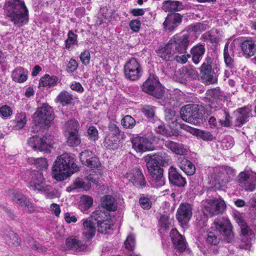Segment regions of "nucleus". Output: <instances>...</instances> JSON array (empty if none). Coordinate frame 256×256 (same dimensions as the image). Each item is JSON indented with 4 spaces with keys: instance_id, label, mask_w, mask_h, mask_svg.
<instances>
[{
    "instance_id": "37998d69",
    "label": "nucleus",
    "mask_w": 256,
    "mask_h": 256,
    "mask_svg": "<svg viewBox=\"0 0 256 256\" xmlns=\"http://www.w3.org/2000/svg\"><path fill=\"white\" fill-rule=\"evenodd\" d=\"M56 102H59L62 106H66L72 103V96L66 90L61 92L57 96Z\"/></svg>"
},
{
    "instance_id": "2f4dec72",
    "label": "nucleus",
    "mask_w": 256,
    "mask_h": 256,
    "mask_svg": "<svg viewBox=\"0 0 256 256\" xmlns=\"http://www.w3.org/2000/svg\"><path fill=\"white\" fill-rule=\"evenodd\" d=\"M240 46L244 55L246 58H250L256 52V44L254 40L250 38L244 40Z\"/></svg>"
},
{
    "instance_id": "39448f33",
    "label": "nucleus",
    "mask_w": 256,
    "mask_h": 256,
    "mask_svg": "<svg viewBox=\"0 0 256 256\" xmlns=\"http://www.w3.org/2000/svg\"><path fill=\"white\" fill-rule=\"evenodd\" d=\"M54 112L52 108L48 104H44L34 114V126L32 130L38 132L40 128L48 126L54 119Z\"/></svg>"
},
{
    "instance_id": "4be33fe9",
    "label": "nucleus",
    "mask_w": 256,
    "mask_h": 256,
    "mask_svg": "<svg viewBox=\"0 0 256 256\" xmlns=\"http://www.w3.org/2000/svg\"><path fill=\"white\" fill-rule=\"evenodd\" d=\"M168 180L172 186L181 188L186 184V178L180 173L178 170L174 166L169 168Z\"/></svg>"
},
{
    "instance_id": "a19ab883",
    "label": "nucleus",
    "mask_w": 256,
    "mask_h": 256,
    "mask_svg": "<svg viewBox=\"0 0 256 256\" xmlns=\"http://www.w3.org/2000/svg\"><path fill=\"white\" fill-rule=\"evenodd\" d=\"M27 162L29 164H34L40 170L39 171L46 170L48 168V162L44 158H34L31 157L28 158Z\"/></svg>"
},
{
    "instance_id": "0e129e2a",
    "label": "nucleus",
    "mask_w": 256,
    "mask_h": 256,
    "mask_svg": "<svg viewBox=\"0 0 256 256\" xmlns=\"http://www.w3.org/2000/svg\"><path fill=\"white\" fill-rule=\"evenodd\" d=\"M0 114L2 117L8 118L12 114V110L9 106H2L0 108Z\"/></svg>"
},
{
    "instance_id": "680f3d73",
    "label": "nucleus",
    "mask_w": 256,
    "mask_h": 256,
    "mask_svg": "<svg viewBox=\"0 0 256 256\" xmlns=\"http://www.w3.org/2000/svg\"><path fill=\"white\" fill-rule=\"evenodd\" d=\"M124 244L126 249L132 250L135 246V238L134 236L132 234L128 235L124 242Z\"/></svg>"
},
{
    "instance_id": "774afa93",
    "label": "nucleus",
    "mask_w": 256,
    "mask_h": 256,
    "mask_svg": "<svg viewBox=\"0 0 256 256\" xmlns=\"http://www.w3.org/2000/svg\"><path fill=\"white\" fill-rule=\"evenodd\" d=\"M141 22L139 20H132L129 24L130 29L134 32H138L140 29Z\"/></svg>"
},
{
    "instance_id": "c03bdc74",
    "label": "nucleus",
    "mask_w": 256,
    "mask_h": 256,
    "mask_svg": "<svg viewBox=\"0 0 256 256\" xmlns=\"http://www.w3.org/2000/svg\"><path fill=\"white\" fill-rule=\"evenodd\" d=\"M25 244L28 248L40 252H44L47 250L46 248L38 243L31 237L28 238L25 242Z\"/></svg>"
},
{
    "instance_id": "f8f14e48",
    "label": "nucleus",
    "mask_w": 256,
    "mask_h": 256,
    "mask_svg": "<svg viewBox=\"0 0 256 256\" xmlns=\"http://www.w3.org/2000/svg\"><path fill=\"white\" fill-rule=\"evenodd\" d=\"M146 162L150 180L153 186L158 188L164 185L163 169L158 165L153 164V163L150 161Z\"/></svg>"
},
{
    "instance_id": "f03ea898",
    "label": "nucleus",
    "mask_w": 256,
    "mask_h": 256,
    "mask_svg": "<svg viewBox=\"0 0 256 256\" xmlns=\"http://www.w3.org/2000/svg\"><path fill=\"white\" fill-rule=\"evenodd\" d=\"M79 170L74 156L70 154L64 153L58 156L54 162L52 176L57 181L60 182Z\"/></svg>"
},
{
    "instance_id": "69168bd1",
    "label": "nucleus",
    "mask_w": 256,
    "mask_h": 256,
    "mask_svg": "<svg viewBox=\"0 0 256 256\" xmlns=\"http://www.w3.org/2000/svg\"><path fill=\"white\" fill-rule=\"evenodd\" d=\"M80 60L84 65L86 66L90 63V54L88 50H86L80 55Z\"/></svg>"
},
{
    "instance_id": "f704fd0d",
    "label": "nucleus",
    "mask_w": 256,
    "mask_h": 256,
    "mask_svg": "<svg viewBox=\"0 0 256 256\" xmlns=\"http://www.w3.org/2000/svg\"><path fill=\"white\" fill-rule=\"evenodd\" d=\"M102 216V220L100 222L96 221L98 230L102 234H109L112 230V226H113V224L110 223V220L108 219L105 212H104V215Z\"/></svg>"
},
{
    "instance_id": "e433bc0d",
    "label": "nucleus",
    "mask_w": 256,
    "mask_h": 256,
    "mask_svg": "<svg viewBox=\"0 0 256 256\" xmlns=\"http://www.w3.org/2000/svg\"><path fill=\"white\" fill-rule=\"evenodd\" d=\"M28 71L22 67H18L12 72V78L14 81L18 83L26 82L28 79Z\"/></svg>"
},
{
    "instance_id": "5701e85b",
    "label": "nucleus",
    "mask_w": 256,
    "mask_h": 256,
    "mask_svg": "<svg viewBox=\"0 0 256 256\" xmlns=\"http://www.w3.org/2000/svg\"><path fill=\"white\" fill-rule=\"evenodd\" d=\"M132 148L136 152H142L150 150L152 148V142L147 138L142 136H133L130 138Z\"/></svg>"
},
{
    "instance_id": "ddd939ff",
    "label": "nucleus",
    "mask_w": 256,
    "mask_h": 256,
    "mask_svg": "<svg viewBox=\"0 0 256 256\" xmlns=\"http://www.w3.org/2000/svg\"><path fill=\"white\" fill-rule=\"evenodd\" d=\"M226 208V204L222 199H210L204 204L203 212L204 215L212 216L222 213Z\"/></svg>"
},
{
    "instance_id": "5fc2aeb1",
    "label": "nucleus",
    "mask_w": 256,
    "mask_h": 256,
    "mask_svg": "<svg viewBox=\"0 0 256 256\" xmlns=\"http://www.w3.org/2000/svg\"><path fill=\"white\" fill-rule=\"evenodd\" d=\"M75 186L72 188V189L75 188H84L85 190H88L91 187L90 182L88 180L86 177L84 179H78L74 183Z\"/></svg>"
},
{
    "instance_id": "f3484780",
    "label": "nucleus",
    "mask_w": 256,
    "mask_h": 256,
    "mask_svg": "<svg viewBox=\"0 0 256 256\" xmlns=\"http://www.w3.org/2000/svg\"><path fill=\"white\" fill-rule=\"evenodd\" d=\"M192 214V206L188 203H182L177 210L176 218L181 225H186Z\"/></svg>"
},
{
    "instance_id": "412c9836",
    "label": "nucleus",
    "mask_w": 256,
    "mask_h": 256,
    "mask_svg": "<svg viewBox=\"0 0 256 256\" xmlns=\"http://www.w3.org/2000/svg\"><path fill=\"white\" fill-rule=\"evenodd\" d=\"M182 17L179 13L168 14L163 22L164 30L168 32L174 31L181 24Z\"/></svg>"
},
{
    "instance_id": "603ef678",
    "label": "nucleus",
    "mask_w": 256,
    "mask_h": 256,
    "mask_svg": "<svg viewBox=\"0 0 256 256\" xmlns=\"http://www.w3.org/2000/svg\"><path fill=\"white\" fill-rule=\"evenodd\" d=\"M121 124L125 128L132 129L136 125V120L131 116L126 115L122 118Z\"/></svg>"
},
{
    "instance_id": "bb28decb",
    "label": "nucleus",
    "mask_w": 256,
    "mask_h": 256,
    "mask_svg": "<svg viewBox=\"0 0 256 256\" xmlns=\"http://www.w3.org/2000/svg\"><path fill=\"white\" fill-rule=\"evenodd\" d=\"M212 184L216 189H220L230 182V176H226L221 171L214 172L211 176Z\"/></svg>"
},
{
    "instance_id": "a18cd8bd",
    "label": "nucleus",
    "mask_w": 256,
    "mask_h": 256,
    "mask_svg": "<svg viewBox=\"0 0 256 256\" xmlns=\"http://www.w3.org/2000/svg\"><path fill=\"white\" fill-rule=\"evenodd\" d=\"M206 98L209 100V102H212V103L214 101L217 102L218 100H220L222 96V92H220V88H218L210 89L206 91Z\"/></svg>"
},
{
    "instance_id": "423d86ee",
    "label": "nucleus",
    "mask_w": 256,
    "mask_h": 256,
    "mask_svg": "<svg viewBox=\"0 0 256 256\" xmlns=\"http://www.w3.org/2000/svg\"><path fill=\"white\" fill-rule=\"evenodd\" d=\"M180 114L182 120L191 124L200 126L203 122V115L197 104H189L182 106Z\"/></svg>"
},
{
    "instance_id": "20e7f679",
    "label": "nucleus",
    "mask_w": 256,
    "mask_h": 256,
    "mask_svg": "<svg viewBox=\"0 0 256 256\" xmlns=\"http://www.w3.org/2000/svg\"><path fill=\"white\" fill-rule=\"evenodd\" d=\"M200 70L201 78L204 82L208 84L217 82L220 64L216 60L207 55L200 68Z\"/></svg>"
},
{
    "instance_id": "4468645a",
    "label": "nucleus",
    "mask_w": 256,
    "mask_h": 256,
    "mask_svg": "<svg viewBox=\"0 0 256 256\" xmlns=\"http://www.w3.org/2000/svg\"><path fill=\"white\" fill-rule=\"evenodd\" d=\"M238 182L240 186L246 191L252 192L256 186V174L251 172H240L238 176Z\"/></svg>"
},
{
    "instance_id": "72a5a7b5",
    "label": "nucleus",
    "mask_w": 256,
    "mask_h": 256,
    "mask_svg": "<svg viewBox=\"0 0 256 256\" xmlns=\"http://www.w3.org/2000/svg\"><path fill=\"white\" fill-rule=\"evenodd\" d=\"M28 118L26 114L24 112L17 113L14 119L11 121L12 123V129L19 130L22 129L26 126Z\"/></svg>"
},
{
    "instance_id": "aec40b11",
    "label": "nucleus",
    "mask_w": 256,
    "mask_h": 256,
    "mask_svg": "<svg viewBox=\"0 0 256 256\" xmlns=\"http://www.w3.org/2000/svg\"><path fill=\"white\" fill-rule=\"evenodd\" d=\"M80 159L82 163L92 168H98L101 166L98 158L90 150H84L80 154Z\"/></svg>"
},
{
    "instance_id": "0eeeda50",
    "label": "nucleus",
    "mask_w": 256,
    "mask_h": 256,
    "mask_svg": "<svg viewBox=\"0 0 256 256\" xmlns=\"http://www.w3.org/2000/svg\"><path fill=\"white\" fill-rule=\"evenodd\" d=\"M28 181V187L32 190L42 192L46 185L45 178L41 171L26 170L22 176Z\"/></svg>"
},
{
    "instance_id": "393cba45",
    "label": "nucleus",
    "mask_w": 256,
    "mask_h": 256,
    "mask_svg": "<svg viewBox=\"0 0 256 256\" xmlns=\"http://www.w3.org/2000/svg\"><path fill=\"white\" fill-rule=\"evenodd\" d=\"M170 158L166 153L158 152L154 155L148 154L144 157L146 162L150 161L153 164L158 165L159 166H168L170 162Z\"/></svg>"
},
{
    "instance_id": "c85d7f7f",
    "label": "nucleus",
    "mask_w": 256,
    "mask_h": 256,
    "mask_svg": "<svg viewBox=\"0 0 256 256\" xmlns=\"http://www.w3.org/2000/svg\"><path fill=\"white\" fill-rule=\"evenodd\" d=\"M183 3L180 1L167 0L162 4V9L166 12H175L184 8Z\"/></svg>"
},
{
    "instance_id": "79ce46f5",
    "label": "nucleus",
    "mask_w": 256,
    "mask_h": 256,
    "mask_svg": "<svg viewBox=\"0 0 256 256\" xmlns=\"http://www.w3.org/2000/svg\"><path fill=\"white\" fill-rule=\"evenodd\" d=\"M58 78L56 76H52L46 74L42 77L40 80L39 85L44 87L48 86L49 88L56 85Z\"/></svg>"
},
{
    "instance_id": "c756f323",
    "label": "nucleus",
    "mask_w": 256,
    "mask_h": 256,
    "mask_svg": "<svg viewBox=\"0 0 256 256\" xmlns=\"http://www.w3.org/2000/svg\"><path fill=\"white\" fill-rule=\"evenodd\" d=\"M178 164L188 176L193 175L196 172L194 165L184 157H180L178 160Z\"/></svg>"
},
{
    "instance_id": "9d476101",
    "label": "nucleus",
    "mask_w": 256,
    "mask_h": 256,
    "mask_svg": "<svg viewBox=\"0 0 256 256\" xmlns=\"http://www.w3.org/2000/svg\"><path fill=\"white\" fill-rule=\"evenodd\" d=\"M102 215H104V212L100 210H96L87 219L82 220L84 228L83 235L86 239L90 240L95 236L96 221L102 220Z\"/></svg>"
},
{
    "instance_id": "dca6fc26",
    "label": "nucleus",
    "mask_w": 256,
    "mask_h": 256,
    "mask_svg": "<svg viewBox=\"0 0 256 256\" xmlns=\"http://www.w3.org/2000/svg\"><path fill=\"white\" fill-rule=\"evenodd\" d=\"M234 218L240 228V239L244 242L250 243L254 238V233L248 226L241 215H236Z\"/></svg>"
},
{
    "instance_id": "6ab92c4d",
    "label": "nucleus",
    "mask_w": 256,
    "mask_h": 256,
    "mask_svg": "<svg viewBox=\"0 0 256 256\" xmlns=\"http://www.w3.org/2000/svg\"><path fill=\"white\" fill-rule=\"evenodd\" d=\"M49 141L46 136L40 138L34 136L30 138L28 140L29 146L35 150L44 152L46 153L50 152V146Z\"/></svg>"
},
{
    "instance_id": "338daca9",
    "label": "nucleus",
    "mask_w": 256,
    "mask_h": 256,
    "mask_svg": "<svg viewBox=\"0 0 256 256\" xmlns=\"http://www.w3.org/2000/svg\"><path fill=\"white\" fill-rule=\"evenodd\" d=\"M78 67V64L76 60L71 58L66 66V71L68 73H72Z\"/></svg>"
},
{
    "instance_id": "49530a36",
    "label": "nucleus",
    "mask_w": 256,
    "mask_h": 256,
    "mask_svg": "<svg viewBox=\"0 0 256 256\" xmlns=\"http://www.w3.org/2000/svg\"><path fill=\"white\" fill-rule=\"evenodd\" d=\"M6 242L10 246H18L20 244V240L18 235L13 231H10L4 236Z\"/></svg>"
},
{
    "instance_id": "e2e57ef3",
    "label": "nucleus",
    "mask_w": 256,
    "mask_h": 256,
    "mask_svg": "<svg viewBox=\"0 0 256 256\" xmlns=\"http://www.w3.org/2000/svg\"><path fill=\"white\" fill-rule=\"evenodd\" d=\"M159 224L162 229L166 230L169 228L170 224L169 217L164 215L162 216L159 220Z\"/></svg>"
},
{
    "instance_id": "09e8293b",
    "label": "nucleus",
    "mask_w": 256,
    "mask_h": 256,
    "mask_svg": "<svg viewBox=\"0 0 256 256\" xmlns=\"http://www.w3.org/2000/svg\"><path fill=\"white\" fill-rule=\"evenodd\" d=\"M178 116L176 114V112L174 110H169L166 112V120L170 124H172L173 125L172 126L173 128L176 127L178 124H179L180 126L181 124L178 122Z\"/></svg>"
},
{
    "instance_id": "13d9d810",
    "label": "nucleus",
    "mask_w": 256,
    "mask_h": 256,
    "mask_svg": "<svg viewBox=\"0 0 256 256\" xmlns=\"http://www.w3.org/2000/svg\"><path fill=\"white\" fill-rule=\"evenodd\" d=\"M155 108L150 105L144 106L142 108V112L148 118H152L154 116Z\"/></svg>"
},
{
    "instance_id": "4c0bfd02",
    "label": "nucleus",
    "mask_w": 256,
    "mask_h": 256,
    "mask_svg": "<svg viewBox=\"0 0 256 256\" xmlns=\"http://www.w3.org/2000/svg\"><path fill=\"white\" fill-rule=\"evenodd\" d=\"M120 136L106 134L103 144L106 148L114 150L120 146Z\"/></svg>"
},
{
    "instance_id": "6e6552de",
    "label": "nucleus",
    "mask_w": 256,
    "mask_h": 256,
    "mask_svg": "<svg viewBox=\"0 0 256 256\" xmlns=\"http://www.w3.org/2000/svg\"><path fill=\"white\" fill-rule=\"evenodd\" d=\"M144 92L160 99L164 94V88L160 83L158 78L154 75L150 74L142 86Z\"/></svg>"
},
{
    "instance_id": "a211bd4d",
    "label": "nucleus",
    "mask_w": 256,
    "mask_h": 256,
    "mask_svg": "<svg viewBox=\"0 0 256 256\" xmlns=\"http://www.w3.org/2000/svg\"><path fill=\"white\" fill-rule=\"evenodd\" d=\"M252 109L251 107L244 106L236 109L234 112V116L235 118V126L241 127L249 121V119L252 116Z\"/></svg>"
},
{
    "instance_id": "8fccbe9b",
    "label": "nucleus",
    "mask_w": 256,
    "mask_h": 256,
    "mask_svg": "<svg viewBox=\"0 0 256 256\" xmlns=\"http://www.w3.org/2000/svg\"><path fill=\"white\" fill-rule=\"evenodd\" d=\"M92 204L93 199L92 197L84 196L81 198L79 206L82 211L85 212L92 206Z\"/></svg>"
},
{
    "instance_id": "9b49d317",
    "label": "nucleus",
    "mask_w": 256,
    "mask_h": 256,
    "mask_svg": "<svg viewBox=\"0 0 256 256\" xmlns=\"http://www.w3.org/2000/svg\"><path fill=\"white\" fill-rule=\"evenodd\" d=\"M190 34H177L168 42L176 54H184L190 44Z\"/></svg>"
},
{
    "instance_id": "58836bf2",
    "label": "nucleus",
    "mask_w": 256,
    "mask_h": 256,
    "mask_svg": "<svg viewBox=\"0 0 256 256\" xmlns=\"http://www.w3.org/2000/svg\"><path fill=\"white\" fill-rule=\"evenodd\" d=\"M101 205L102 208L108 211L113 212L117 209L116 200L110 195L106 196L101 198Z\"/></svg>"
},
{
    "instance_id": "7ed1b4c3",
    "label": "nucleus",
    "mask_w": 256,
    "mask_h": 256,
    "mask_svg": "<svg viewBox=\"0 0 256 256\" xmlns=\"http://www.w3.org/2000/svg\"><path fill=\"white\" fill-rule=\"evenodd\" d=\"M4 8L14 26L20 28L28 24V10L24 0H9L4 4Z\"/></svg>"
},
{
    "instance_id": "de8ad7c7",
    "label": "nucleus",
    "mask_w": 256,
    "mask_h": 256,
    "mask_svg": "<svg viewBox=\"0 0 256 256\" xmlns=\"http://www.w3.org/2000/svg\"><path fill=\"white\" fill-rule=\"evenodd\" d=\"M66 132L68 134H78L79 124L75 120H70L66 122L65 124Z\"/></svg>"
},
{
    "instance_id": "6e6d98bb",
    "label": "nucleus",
    "mask_w": 256,
    "mask_h": 256,
    "mask_svg": "<svg viewBox=\"0 0 256 256\" xmlns=\"http://www.w3.org/2000/svg\"><path fill=\"white\" fill-rule=\"evenodd\" d=\"M78 35L72 30H70L68 34V38L65 41L66 48H70L71 45L77 44Z\"/></svg>"
},
{
    "instance_id": "864d4df0",
    "label": "nucleus",
    "mask_w": 256,
    "mask_h": 256,
    "mask_svg": "<svg viewBox=\"0 0 256 256\" xmlns=\"http://www.w3.org/2000/svg\"><path fill=\"white\" fill-rule=\"evenodd\" d=\"M42 192L46 194L48 198L52 199L60 196L58 191L50 186H46Z\"/></svg>"
},
{
    "instance_id": "b1692460",
    "label": "nucleus",
    "mask_w": 256,
    "mask_h": 256,
    "mask_svg": "<svg viewBox=\"0 0 256 256\" xmlns=\"http://www.w3.org/2000/svg\"><path fill=\"white\" fill-rule=\"evenodd\" d=\"M66 248L76 252L86 251L88 246L83 240H80L77 236H70L66 240Z\"/></svg>"
},
{
    "instance_id": "a878e982",
    "label": "nucleus",
    "mask_w": 256,
    "mask_h": 256,
    "mask_svg": "<svg viewBox=\"0 0 256 256\" xmlns=\"http://www.w3.org/2000/svg\"><path fill=\"white\" fill-rule=\"evenodd\" d=\"M170 236L175 249L180 252L185 251L186 248V242L184 237L176 229L172 230Z\"/></svg>"
},
{
    "instance_id": "f257e3e1",
    "label": "nucleus",
    "mask_w": 256,
    "mask_h": 256,
    "mask_svg": "<svg viewBox=\"0 0 256 256\" xmlns=\"http://www.w3.org/2000/svg\"><path fill=\"white\" fill-rule=\"evenodd\" d=\"M222 236L228 243L232 242L234 239L232 226L229 220L218 216L214 220L208 232L206 242L211 246H217L222 239Z\"/></svg>"
},
{
    "instance_id": "cd10ccee",
    "label": "nucleus",
    "mask_w": 256,
    "mask_h": 256,
    "mask_svg": "<svg viewBox=\"0 0 256 256\" xmlns=\"http://www.w3.org/2000/svg\"><path fill=\"white\" fill-rule=\"evenodd\" d=\"M180 128L187 131H190L193 133L198 138H199L204 141H212L214 138L212 134L208 131L203 130L199 129L192 128L188 125L182 124L180 125Z\"/></svg>"
},
{
    "instance_id": "473e14b6",
    "label": "nucleus",
    "mask_w": 256,
    "mask_h": 256,
    "mask_svg": "<svg viewBox=\"0 0 256 256\" xmlns=\"http://www.w3.org/2000/svg\"><path fill=\"white\" fill-rule=\"evenodd\" d=\"M164 146L172 152L174 154L178 155H184L187 153L186 149L182 144L168 140L164 142Z\"/></svg>"
},
{
    "instance_id": "7c9ffc66",
    "label": "nucleus",
    "mask_w": 256,
    "mask_h": 256,
    "mask_svg": "<svg viewBox=\"0 0 256 256\" xmlns=\"http://www.w3.org/2000/svg\"><path fill=\"white\" fill-rule=\"evenodd\" d=\"M205 46L202 44H198L193 46L190 50V56L193 62L198 64L202 59L205 53Z\"/></svg>"
},
{
    "instance_id": "c9c22d12",
    "label": "nucleus",
    "mask_w": 256,
    "mask_h": 256,
    "mask_svg": "<svg viewBox=\"0 0 256 256\" xmlns=\"http://www.w3.org/2000/svg\"><path fill=\"white\" fill-rule=\"evenodd\" d=\"M158 54L160 57L166 61H172L174 54H176L168 42L164 48L158 50Z\"/></svg>"
},
{
    "instance_id": "2eb2a0df",
    "label": "nucleus",
    "mask_w": 256,
    "mask_h": 256,
    "mask_svg": "<svg viewBox=\"0 0 256 256\" xmlns=\"http://www.w3.org/2000/svg\"><path fill=\"white\" fill-rule=\"evenodd\" d=\"M8 196L21 207L27 208L30 212H32L35 210L36 208L30 199L22 192L10 190L8 192Z\"/></svg>"
},
{
    "instance_id": "1a4fd4ad",
    "label": "nucleus",
    "mask_w": 256,
    "mask_h": 256,
    "mask_svg": "<svg viewBox=\"0 0 256 256\" xmlns=\"http://www.w3.org/2000/svg\"><path fill=\"white\" fill-rule=\"evenodd\" d=\"M125 78L132 82L138 80L143 74V68L139 62L134 58L128 60L124 66Z\"/></svg>"
},
{
    "instance_id": "ea45409f",
    "label": "nucleus",
    "mask_w": 256,
    "mask_h": 256,
    "mask_svg": "<svg viewBox=\"0 0 256 256\" xmlns=\"http://www.w3.org/2000/svg\"><path fill=\"white\" fill-rule=\"evenodd\" d=\"M133 176L132 178V180L134 184L137 187L144 188L146 186L144 176L142 171L139 169H136L133 172Z\"/></svg>"
},
{
    "instance_id": "3c124183",
    "label": "nucleus",
    "mask_w": 256,
    "mask_h": 256,
    "mask_svg": "<svg viewBox=\"0 0 256 256\" xmlns=\"http://www.w3.org/2000/svg\"><path fill=\"white\" fill-rule=\"evenodd\" d=\"M67 138V144L70 146H77L81 142L80 136L78 134H68Z\"/></svg>"
},
{
    "instance_id": "052dcab7",
    "label": "nucleus",
    "mask_w": 256,
    "mask_h": 256,
    "mask_svg": "<svg viewBox=\"0 0 256 256\" xmlns=\"http://www.w3.org/2000/svg\"><path fill=\"white\" fill-rule=\"evenodd\" d=\"M139 202L141 207L144 210H149L152 207V202L150 199L142 195L139 200Z\"/></svg>"
},
{
    "instance_id": "4d7b16f0",
    "label": "nucleus",
    "mask_w": 256,
    "mask_h": 256,
    "mask_svg": "<svg viewBox=\"0 0 256 256\" xmlns=\"http://www.w3.org/2000/svg\"><path fill=\"white\" fill-rule=\"evenodd\" d=\"M108 132L106 134L120 136V130L116 122H111L108 125Z\"/></svg>"
},
{
    "instance_id": "bf43d9fd",
    "label": "nucleus",
    "mask_w": 256,
    "mask_h": 256,
    "mask_svg": "<svg viewBox=\"0 0 256 256\" xmlns=\"http://www.w3.org/2000/svg\"><path fill=\"white\" fill-rule=\"evenodd\" d=\"M88 139L91 141L95 142L98 140V133L97 129L94 126H90L88 130Z\"/></svg>"
}]
</instances>
